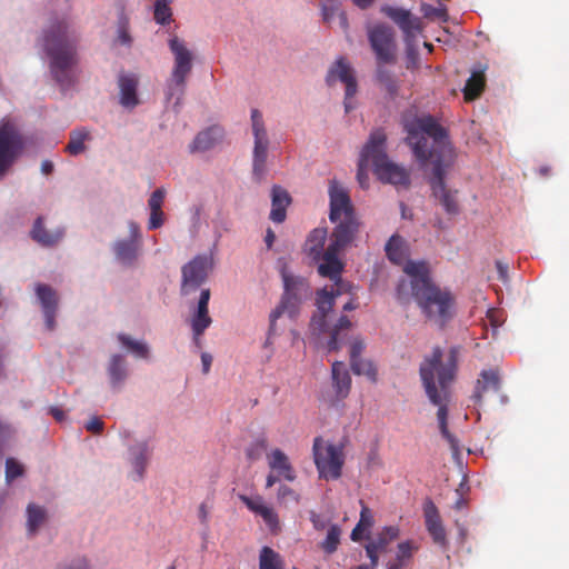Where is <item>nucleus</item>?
<instances>
[{
    "label": "nucleus",
    "mask_w": 569,
    "mask_h": 569,
    "mask_svg": "<svg viewBox=\"0 0 569 569\" xmlns=\"http://www.w3.org/2000/svg\"><path fill=\"white\" fill-rule=\"evenodd\" d=\"M403 129L406 141L416 158L432 164L430 186L433 197L449 214L459 212L457 190L448 189L445 183L447 168L451 164L452 149L446 130L431 116L406 118Z\"/></svg>",
    "instance_id": "f257e3e1"
},
{
    "label": "nucleus",
    "mask_w": 569,
    "mask_h": 569,
    "mask_svg": "<svg viewBox=\"0 0 569 569\" xmlns=\"http://www.w3.org/2000/svg\"><path fill=\"white\" fill-rule=\"evenodd\" d=\"M459 347H451L446 355L435 347L420 363L419 375L429 401L438 407L437 419L441 436L448 441L453 453H459L458 439L448 430V407L451 401V385L458 371Z\"/></svg>",
    "instance_id": "f03ea898"
},
{
    "label": "nucleus",
    "mask_w": 569,
    "mask_h": 569,
    "mask_svg": "<svg viewBox=\"0 0 569 569\" xmlns=\"http://www.w3.org/2000/svg\"><path fill=\"white\" fill-rule=\"evenodd\" d=\"M405 272L410 280H401L397 287V297L401 303L416 300L425 317L443 328L455 316V297L448 289L435 284L425 261H408Z\"/></svg>",
    "instance_id": "7ed1b4c3"
},
{
    "label": "nucleus",
    "mask_w": 569,
    "mask_h": 569,
    "mask_svg": "<svg viewBox=\"0 0 569 569\" xmlns=\"http://www.w3.org/2000/svg\"><path fill=\"white\" fill-rule=\"evenodd\" d=\"M329 219L336 223V227L330 243L321 256L318 272L322 277L336 280L343 270V263L338 257L339 252L355 240L360 222L348 191L335 180L329 184Z\"/></svg>",
    "instance_id": "20e7f679"
},
{
    "label": "nucleus",
    "mask_w": 569,
    "mask_h": 569,
    "mask_svg": "<svg viewBox=\"0 0 569 569\" xmlns=\"http://www.w3.org/2000/svg\"><path fill=\"white\" fill-rule=\"evenodd\" d=\"M79 37L64 21L57 23L46 34L44 51L53 79L62 89L73 86L79 74Z\"/></svg>",
    "instance_id": "39448f33"
},
{
    "label": "nucleus",
    "mask_w": 569,
    "mask_h": 569,
    "mask_svg": "<svg viewBox=\"0 0 569 569\" xmlns=\"http://www.w3.org/2000/svg\"><path fill=\"white\" fill-rule=\"evenodd\" d=\"M365 156L371 157L375 174L382 182L408 187L410 178L405 168L391 162L386 153V134L375 130L365 146Z\"/></svg>",
    "instance_id": "423d86ee"
},
{
    "label": "nucleus",
    "mask_w": 569,
    "mask_h": 569,
    "mask_svg": "<svg viewBox=\"0 0 569 569\" xmlns=\"http://www.w3.org/2000/svg\"><path fill=\"white\" fill-rule=\"evenodd\" d=\"M281 276L284 291L280 303L270 313L269 331L272 333L276 331L277 319L282 315H287L291 319L296 318L301 302L311 295L310 286L305 278L290 274L286 269H282Z\"/></svg>",
    "instance_id": "0eeeda50"
},
{
    "label": "nucleus",
    "mask_w": 569,
    "mask_h": 569,
    "mask_svg": "<svg viewBox=\"0 0 569 569\" xmlns=\"http://www.w3.org/2000/svg\"><path fill=\"white\" fill-rule=\"evenodd\" d=\"M169 48L173 54L174 63L171 78L168 82V99L176 98L178 104L184 93L186 81L192 70V52L187 48L183 40L172 37L169 40Z\"/></svg>",
    "instance_id": "6e6552de"
},
{
    "label": "nucleus",
    "mask_w": 569,
    "mask_h": 569,
    "mask_svg": "<svg viewBox=\"0 0 569 569\" xmlns=\"http://www.w3.org/2000/svg\"><path fill=\"white\" fill-rule=\"evenodd\" d=\"M312 453L320 478L337 480L341 477L345 463V453L341 447L328 443L321 437H316Z\"/></svg>",
    "instance_id": "1a4fd4ad"
},
{
    "label": "nucleus",
    "mask_w": 569,
    "mask_h": 569,
    "mask_svg": "<svg viewBox=\"0 0 569 569\" xmlns=\"http://www.w3.org/2000/svg\"><path fill=\"white\" fill-rule=\"evenodd\" d=\"M26 146L24 137L14 121H0V174H3L22 153Z\"/></svg>",
    "instance_id": "9d476101"
},
{
    "label": "nucleus",
    "mask_w": 569,
    "mask_h": 569,
    "mask_svg": "<svg viewBox=\"0 0 569 569\" xmlns=\"http://www.w3.org/2000/svg\"><path fill=\"white\" fill-rule=\"evenodd\" d=\"M251 129L254 139L252 151V177L257 182H260L267 173V158L270 142L262 113L258 109L251 110Z\"/></svg>",
    "instance_id": "9b49d317"
},
{
    "label": "nucleus",
    "mask_w": 569,
    "mask_h": 569,
    "mask_svg": "<svg viewBox=\"0 0 569 569\" xmlns=\"http://www.w3.org/2000/svg\"><path fill=\"white\" fill-rule=\"evenodd\" d=\"M335 286L330 291L322 289L318 292L317 297V312L311 319V328L319 333L327 331L329 328V316L332 311L336 297L347 293L351 290V284L345 282L339 276L338 279L333 280Z\"/></svg>",
    "instance_id": "f8f14e48"
},
{
    "label": "nucleus",
    "mask_w": 569,
    "mask_h": 569,
    "mask_svg": "<svg viewBox=\"0 0 569 569\" xmlns=\"http://www.w3.org/2000/svg\"><path fill=\"white\" fill-rule=\"evenodd\" d=\"M212 261L207 256H197L182 267L181 295L196 291L208 278Z\"/></svg>",
    "instance_id": "ddd939ff"
},
{
    "label": "nucleus",
    "mask_w": 569,
    "mask_h": 569,
    "mask_svg": "<svg viewBox=\"0 0 569 569\" xmlns=\"http://www.w3.org/2000/svg\"><path fill=\"white\" fill-rule=\"evenodd\" d=\"M326 81L329 86H332L336 81H340L346 86L345 93V110L346 112H350L353 110L355 106L352 103V98L357 93V80L355 77L353 69L346 61L345 58H339L335 64L329 69Z\"/></svg>",
    "instance_id": "4468645a"
},
{
    "label": "nucleus",
    "mask_w": 569,
    "mask_h": 569,
    "mask_svg": "<svg viewBox=\"0 0 569 569\" xmlns=\"http://www.w3.org/2000/svg\"><path fill=\"white\" fill-rule=\"evenodd\" d=\"M369 41L379 63H393L395 39L393 31L390 27L379 24L369 31Z\"/></svg>",
    "instance_id": "2eb2a0df"
},
{
    "label": "nucleus",
    "mask_w": 569,
    "mask_h": 569,
    "mask_svg": "<svg viewBox=\"0 0 569 569\" xmlns=\"http://www.w3.org/2000/svg\"><path fill=\"white\" fill-rule=\"evenodd\" d=\"M210 297V289H202L197 305L191 308L189 323L191 331L197 335L204 333V331L212 325V318L209 315Z\"/></svg>",
    "instance_id": "dca6fc26"
},
{
    "label": "nucleus",
    "mask_w": 569,
    "mask_h": 569,
    "mask_svg": "<svg viewBox=\"0 0 569 569\" xmlns=\"http://www.w3.org/2000/svg\"><path fill=\"white\" fill-rule=\"evenodd\" d=\"M38 300L44 319V326L48 331L56 329V316L59 305L57 292L46 284H38Z\"/></svg>",
    "instance_id": "f3484780"
},
{
    "label": "nucleus",
    "mask_w": 569,
    "mask_h": 569,
    "mask_svg": "<svg viewBox=\"0 0 569 569\" xmlns=\"http://www.w3.org/2000/svg\"><path fill=\"white\" fill-rule=\"evenodd\" d=\"M425 523L426 528L431 536L433 542L441 548H446L448 545L447 533L442 525L438 508L436 505L428 500L423 507Z\"/></svg>",
    "instance_id": "a211bd4d"
},
{
    "label": "nucleus",
    "mask_w": 569,
    "mask_h": 569,
    "mask_svg": "<svg viewBox=\"0 0 569 569\" xmlns=\"http://www.w3.org/2000/svg\"><path fill=\"white\" fill-rule=\"evenodd\" d=\"M388 17L399 26L406 36V40L413 39L421 32V21L419 18L413 17L410 11L401 8H388Z\"/></svg>",
    "instance_id": "6ab92c4d"
},
{
    "label": "nucleus",
    "mask_w": 569,
    "mask_h": 569,
    "mask_svg": "<svg viewBox=\"0 0 569 569\" xmlns=\"http://www.w3.org/2000/svg\"><path fill=\"white\" fill-rule=\"evenodd\" d=\"M239 498L249 510L262 517L263 521L270 528V530L276 531L279 528L278 515L271 507H268L263 503L261 497L250 498L248 496L241 495Z\"/></svg>",
    "instance_id": "aec40b11"
},
{
    "label": "nucleus",
    "mask_w": 569,
    "mask_h": 569,
    "mask_svg": "<svg viewBox=\"0 0 569 569\" xmlns=\"http://www.w3.org/2000/svg\"><path fill=\"white\" fill-rule=\"evenodd\" d=\"M223 137V131L219 127H210L199 132L189 146L191 153L204 152L212 149Z\"/></svg>",
    "instance_id": "412c9836"
},
{
    "label": "nucleus",
    "mask_w": 569,
    "mask_h": 569,
    "mask_svg": "<svg viewBox=\"0 0 569 569\" xmlns=\"http://www.w3.org/2000/svg\"><path fill=\"white\" fill-rule=\"evenodd\" d=\"M500 378L496 370H483L480 373V378L476 382L472 400L476 405L482 401L483 395L487 391H499Z\"/></svg>",
    "instance_id": "4be33fe9"
},
{
    "label": "nucleus",
    "mask_w": 569,
    "mask_h": 569,
    "mask_svg": "<svg viewBox=\"0 0 569 569\" xmlns=\"http://www.w3.org/2000/svg\"><path fill=\"white\" fill-rule=\"evenodd\" d=\"M331 373L337 400L346 399L350 392L351 378L343 362L335 361Z\"/></svg>",
    "instance_id": "5701e85b"
},
{
    "label": "nucleus",
    "mask_w": 569,
    "mask_h": 569,
    "mask_svg": "<svg viewBox=\"0 0 569 569\" xmlns=\"http://www.w3.org/2000/svg\"><path fill=\"white\" fill-rule=\"evenodd\" d=\"M328 232L325 228L313 229L303 246V251L315 261L320 262L321 256L325 253V242Z\"/></svg>",
    "instance_id": "b1692460"
},
{
    "label": "nucleus",
    "mask_w": 569,
    "mask_h": 569,
    "mask_svg": "<svg viewBox=\"0 0 569 569\" xmlns=\"http://www.w3.org/2000/svg\"><path fill=\"white\" fill-rule=\"evenodd\" d=\"M120 103L126 108H133L139 103L137 96L138 79L134 74L119 77Z\"/></svg>",
    "instance_id": "393cba45"
},
{
    "label": "nucleus",
    "mask_w": 569,
    "mask_h": 569,
    "mask_svg": "<svg viewBox=\"0 0 569 569\" xmlns=\"http://www.w3.org/2000/svg\"><path fill=\"white\" fill-rule=\"evenodd\" d=\"M271 198L272 209L270 212V219L273 222L281 223L286 220V209L290 203V196L283 188L273 186Z\"/></svg>",
    "instance_id": "a878e982"
},
{
    "label": "nucleus",
    "mask_w": 569,
    "mask_h": 569,
    "mask_svg": "<svg viewBox=\"0 0 569 569\" xmlns=\"http://www.w3.org/2000/svg\"><path fill=\"white\" fill-rule=\"evenodd\" d=\"M107 371L111 388L119 390L128 377L127 363L123 357L120 355H113L110 358Z\"/></svg>",
    "instance_id": "bb28decb"
},
{
    "label": "nucleus",
    "mask_w": 569,
    "mask_h": 569,
    "mask_svg": "<svg viewBox=\"0 0 569 569\" xmlns=\"http://www.w3.org/2000/svg\"><path fill=\"white\" fill-rule=\"evenodd\" d=\"M268 463L271 469L278 471L286 480L293 481L296 479L295 470L282 450H272L268 457Z\"/></svg>",
    "instance_id": "cd10ccee"
},
{
    "label": "nucleus",
    "mask_w": 569,
    "mask_h": 569,
    "mask_svg": "<svg viewBox=\"0 0 569 569\" xmlns=\"http://www.w3.org/2000/svg\"><path fill=\"white\" fill-rule=\"evenodd\" d=\"M64 236V230L60 227L48 228L41 218L38 217V243L43 247H53L58 244Z\"/></svg>",
    "instance_id": "c85d7f7f"
},
{
    "label": "nucleus",
    "mask_w": 569,
    "mask_h": 569,
    "mask_svg": "<svg viewBox=\"0 0 569 569\" xmlns=\"http://www.w3.org/2000/svg\"><path fill=\"white\" fill-rule=\"evenodd\" d=\"M486 87V76L482 70L473 71L463 88L466 101H473L480 97Z\"/></svg>",
    "instance_id": "c756f323"
},
{
    "label": "nucleus",
    "mask_w": 569,
    "mask_h": 569,
    "mask_svg": "<svg viewBox=\"0 0 569 569\" xmlns=\"http://www.w3.org/2000/svg\"><path fill=\"white\" fill-rule=\"evenodd\" d=\"M130 451L132 456L131 463L136 472L133 479L141 480L148 462V446L146 442H141L133 446Z\"/></svg>",
    "instance_id": "7c9ffc66"
},
{
    "label": "nucleus",
    "mask_w": 569,
    "mask_h": 569,
    "mask_svg": "<svg viewBox=\"0 0 569 569\" xmlns=\"http://www.w3.org/2000/svg\"><path fill=\"white\" fill-rule=\"evenodd\" d=\"M113 251L120 262L131 264L138 256V243L133 240H118Z\"/></svg>",
    "instance_id": "2f4dec72"
},
{
    "label": "nucleus",
    "mask_w": 569,
    "mask_h": 569,
    "mask_svg": "<svg viewBox=\"0 0 569 569\" xmlns=\"http://www.w3.org/2000/svg\"><path fill=\"white\" fill-rule=\"evenodd\" d=\"M351 328V321L347 316H341L338 319V322L331 330L330 340L328 342L329 350H338L345 343V331H348Z\"/></svg>",
    "instance_id": "473e14b6"
},
{
    "label": "nucleus",
    "mask_w": 569,
    "mask_h": 569,
    "mask_svg": "<svg viewBox=\"0 0 569 569\" xmlns=\"http://www.w3.org/2000/svg\"><path fill=\"white\" fill-rule=\"evenodd\" d=\"M259 569H286L280 553L270 547H262L259 555Z\"/></svg>",
    "instance_id": "72a5a7b5"
},
{
    "label": "nucleus",
    "mask_w": 569,
    "mask_h": 569,
    "mask_svg": "<svg viewBox=\"0 0 569 569\" xmlns=\"http://www.w3.org/2000/svg\"><path fill=\"white\" fill-rule=\"evenodd\" d=\"M90 138V131L86 128L74 129L70 132L69 142L66 151L72 156H78L86 150L84 142Z\"/></svg>",
    "instance_id": "f704fd0d"
},
{
    "label": "nucleus",
    "mask_w": 569,
    "mask_h": 569,
    "mask_svg": "<svg viewBox=\"0 0 569 569\" xmlns=\"http://www.w3.org/2000/svg\"><path fill=\"white\" fill-rule=\"evenodd\" d=\"M341 530L337 525H331L328 529L326 539L321 542V548L328 555L333 553L340 543Z\"/></svg>",
    "instance_id": "c9c22d12"
},
{
    "label": "nucleus",
    "mask_w": 569,
    "mask_h": 569,
    "mask_svg": "<svg viewBox=\"0 0 569 569\" xmlns=\"http://www.w3.org/2000/svg\"><path fill=\"white\" fill-rule=\"evenodd\" d=\"M402 244V238L399 236H392L386 243V253L395 263H399L403 258Z\"/></svg>",
    "instance_id": "e433bc0d"
},
{
    "label": "nucleus",
    "mask_w": 569,
    "mask_h": 569,
    "mask_svg": "<svg viewBox=\"0 0 569 569\" xmlns=\"http://www.w3.org/2000/svg\"><path fill=\"white\" fill-rule=\"evenodd\" d=\"M118 339L122 343L123 347H126L128 350H130L137 357H140V358L148 357L149 349L146 343L132 340L129 336L123 335V333H120L118 336Z\"/></svg>",
    "instance_id": "4c0bfd02"
},
{
    "label": "nucleus",
    "mask_w": 569,
    "mask_h": 569,
    "mask_svg": "<svg viewBox=\"0 0 569 569\" xmlns=\"http://www.w3.org/2000/svg\"><path fill=\"white\" fill-rule=\"evenodd\" d=\"M399 536V529L393 526L385 527L381 532L371 541L381 550L386 551L388 545L397 539Z\"/></svg>",
    "instance_id": "58836bf2"
},
{
    "label": "nucleus",
    "mask_w": 569,
    "mask_h": 569,
    "mask_svg": "<svg viewBox=\"0 0 569 569\" xmlns=\"http://www.w3.org/2000/svg\"><path fill=\"white\" fill-rule=\"evenodd\" d=\"M351 369L355 375L367 376L370 380L376 381L377 370L375 366L362 358L350 361Z\"/></svg>",
    "instance_id": "ea45409f"
},
{
    "label": "nucleus",
    "mask_w": 569,
    "mask_h": 569,
    "mask_svg": "<svg viewBox=\"0 0 569 569\" xmlns=\"http://www.w3.org/2000/svg\"><path fill=\"white\" fill-rule=\"evenodd\" d=\"M169 0H157L154 3V20L159 24H167L170 22L172 11L169 6Z\"/></svg>",
    "instance_id": "a19ab883"
},
{
    "label": "nucleus",
    "mask_w": 569,
    "mask_h": 569,
    "mask_svg": "<svg viewBox=\"0 0 569 569\" xmlns=\"http://www.w3.org/2000/svg\"><path fill=\"white\" fill-rule=\"evenodd\" d=\"M421 12L423 13V17L427 19H438L441 21L448 20V12L445 7H433L428 3H423L421 6Z\"/></svg>",
    "instance_id": "79ce46f5"
},
{
    "label": "nucleus",
    "mask_w": 569,
    "mask_h": 569,
    "mask_svg": "<svg viewBox=\"0 0 569 569\" xmlns=\"http://www.w3.org/2000/svg\"><path fill=\"white\" fill-rule=\"evenodd\" d=\"M24 472V467L19 461L13 458H8L6 461V479L8 482H11L16 478L22 476Z\"/></svg>",
    "instance_id": "37998d69"
},
{
    "label": "nucleus",
    "mask_w": 569,
    "mask_h": 569,
    "mask_svg": "<svg viewBox=\"0 0 569 569\" xmlns=\"http://www.w3.org/2000/svg\"><path fill=\"white\" fill-rule=\"evenodd\" d=\"M371 164V157L365 156V148L362 149L360 160L358 163V172L357 178L362 188H367V181H368V174H367V168Z\"/></svg>",
    "instance_id": "c03bdc74"
},
{
    "label": "nucleus",
    "mask_w": 569,
    "mask_h": 569,
    "mask_svg": "<svg viewBox=\"0 0 569 569\" xmlns=\"http://www.w3.org/2000/svg\"><path fill=\"white\" fill-rule=\"evenodd\" d=\"M268 448V442L266 438L257 439L251 446L247 449V456L251 460L258 459L263 451Z\"/></svg>",
    "instance_id": "a18cd8bd"
},
{
    "label": "nucleus",
    "mask_w": 569,
    "mask_h": 569,
    "mask_svg": "<svg viewBox=\"0 0 569 569\" xmlns=\"http://www.w3.org/2000/svg\"><path fill=\"white\" fill-rule=\"evenodd\" d=\"M378 79L385 86L386 90L395 96L398 91V86L396 80L391 77V74L386 70H378Z\"/></svg>",
    "instance_id": "49530a36"
},
{
    "label": "nucleus",
    "mask_w": 569,
    "mask_h": 569,
    "mask_svg": "<svg viewBox=\"0 0 569 569\" xmlns=\"http://www.w3.org/2000/svg\"><path fill=\"white\" fill-rule=\"evenodd\" d=\"M164 196H166V191L162 188H158L151 193V196L148 200V206H149L150 211L162 210Z\"/></svg>",
    "instance_id": "de8ad7c7"
},
{
    "label": "nucleus",
    "mask_w": 569,
    "mask_h": 569,
    "mask_svg": "<svg viewBox=\"0 0 569 569\" xmlns=\"http://www.w3.org/2000/svg\"><path fill=\"white\" fill-rule=\"evenodd\" d=\"M361 502V511H360V519L358 523L362 526L366 530L370 529L373 526V515L371 510Z\"/></svg>",
    "instance_id": "09e8293b"
},
{
    "label": "nucleus",
    "mask_w": 569,
    "mask_h": 569,
    "mask_svg": "<svg viewBox=\"0 0 569 569\" xmlns=\"http://www.w3.org/2000/svg\"><path fill=\"white\" fill-rule=\"evenodd\" d=\"M278 499L280 501H288V500H293L295 502H298L299 501V495L292 490L290 487L288 486H280L279 489H278Z\"/></svg>",
    "instance_id": "8fccbe9b"
},
{
    "label": "nucleus",
    "mask_w": 569,
    "mask_h": 569,
    "mask_svg": "<svg viewBox=\"0 0 569 569\" xmlns=\"http://www.w3.org/2000/svg\"><path fill=\"white\" fill-rule=\"evenodd\" d=\"M164 222V213L162 210L150 211V218L148 222V229L154 230L160 228Z\"/></svg>",
    "instance_id": "3c124183"
},
{
    "label": "nucleus",
    "mask_w": 569,
    "mask_h": 569,
    "mask_svg": "<svg viewBox=\"0 0 569 569\" xmlns=\"http://www.w3.org/2000/svg\"><path fill=\"white\" fill-rule=\"evenodd\" d=\"M380 548H378L376 545H373L371 541L366 545V552L368 558L370 559L371 569H376L379 560V552H382Z\"/></svg>",
    "instance_id": "603ef678"
},
{
    "label": "nucleus",
    "mask_w": 569,
    "mask_h": 569,
    "mask_svg": "<svg viewBox=\"0 0 569 569\" xmlns=\"http://www.w3.org/2000/svg\"><path fill=\"white\" fill-rule=\"evenodd\" d=\"M103 421L99 417H92L89 421L86 422L84 428L87 431L99 435L103 430Z\"/></svg>",
    "instance_id": "864d4df0"
},
{
    "label": "nucleus",
    "mask_w": 569,
    "mask_h": 569,
    "mask_svg": "<svg viewBox=\"0 0 569 569\" xmlns=\"http://www.w3.org/2000/svg\"><path fill=\"white\" fill-rule=\"evenodd\" d=\"M363 349V341L359 338L353 339L350 345V361L359 359Z\"/></svg>",
    "instance_id": "5fc2aeb1"
},
{
    "label": "nucleus",
    "mask_w": 569,
    "mask_h": 569,
    "mask_svg": "<svg viewBox=\"0 0 569 569\" xmlns=\"http://www.w3.org/2000/svg\"><path fill=\"white\" fill-rule=\"evenodd\" d=\"M341 10H339V8L335 4V3H331L329 6H323L322 7V17H323V20L326 22H331L332 19L337 16L338 17V12H340Z\"/></svg>",
    "instance_id": "6e6d98bb"
},
{
    "label": "nucleus",
    "mask_w": 569,
    "mask_h": 569,
    "mask_svg": "<svg viewBox=\"0 0 569 569\" xmlns=\"http://www.w3.org/2000/svg\"><path fill=\"white\" fill-rule=\"evenodd\" d=\"M411 557V545L410 542H401L398 545V553L397 561L402 562L405 559H409Z\"/></svg>",
    "instance_id": "4d7b16f0"
},
{
    "label": "nucleus",
    "mask_w": 569,
    "mask_h": 569,
    "mask_svg": "<svg viewBox=\"0 0 569 569\" xmlns=\"http://www.w3.org/2000/svg\"><path fill=\"white\" fill-rule=\"evenodd\" d=\"M28 512V528L31 532L36 530V503L31 502L27 508Z\"/></svg>",
    "instance_id": "13d9d810"
},
{
    "label": "nucleus",
    "mask_w": 569,
    "mask_h": 569,
    "mask_svg": "<svg viewBox=\"0 0 569 569\" xmlns=\"http://www.w3.org/2000/svg\"><path fill=\"white\" fill-rule=\"evenodd\" d=\"M310 521L316 530H323L327 526L326 521L315 511L310 512Z\"/></svg>",
    "instance_id": "bf43d9fd"
},
{
    "label": "nucleus",
    "mask_w": 569,
    "mask_h": 569,
    "mask_svg": "<svg viewBox=\"0 0 569 569\" xmlns=\"http://www.w3.org/2000/svg\"><path fill=\"white\" fill-rule=\"evenodd\" d=\"M198 517L202 525L207 526L209 521V507L206 502H202L198 509Z\"/></svg>",
    "instance_id": "052dcab7"
},
{
    "label": "nucleus",
    "mask_w": 569,
    "mask_h": 569,
    "mask_svg": "<svg viewBox=\"0 0 569 569\" xmlns=\"http://www.w3.org/2000/svg\"><path fill=\"white\" fill-rule=\"evenodd\" d=\"M67 569H89V565L84 558H76L68 565Z\"/></svg>",
    "instance_id": "680f3d73"
},
{
    "label": "nucleus",
    "mask_w": 569,
    "mask_h": 569,
    "mask_svg": "<svg viewBox=\"0 0 569 569\" xmlns=\"http://www.w3.org/2000/svg\"><path fill=\"white\" fill-rule=\"evenodd\" d=\"M201 362H202V372L207 375L210 371V367L212 363V356L208 352L201 353Z\"/></svg>",
    "instance_id": "e2e57ef3"
},
{
    "label": "nucleus",
    "mask_w": 569,
    "mask_h": 569,
    "mask_svg": "<svg viewBox=\"0 0 569 569\" xmlns=\"http://www.w3.org/2000/svg\"><path fill=\"white\" fill-rule=\"evenodd\" d=\"M49 413L54 418L56 421L62 422L66 420V412L58 407H50Z\"/></svg>",
    "instance_id": "0e129e2a"
},
{
    "label": "nucleus",
    "mask_w": 569,
    "mask_h": 569,
    "mask_svg": "<svg viewBox=\"0 0 569 569\" xmlns=\"http://www.w3.org/2000/svg\"><path fill=\"white\" fill-rule=\"evenodd\" d=\"M129 230H130V234H131V239L130 240H133L134 242L138 243V239L140 238L139 224L136 223L134 221H130L129 222Z\"/></svg>",
    "instance_id": "69168bd1"
},
{
    "label": "nucleus",
    "mask_w": 569,
    "mask_h": 569,
    "mask_svg": "<svg viewBox=\"0 0 569 569\" xmlns=\"http://www.w3.org/2000/svg\"><path fill=\"white\" fill-rule=\"evenodd\" d=\"M496 267H497V270L499 272V278L502 280V281H506L507 280V273H508V266L505 264L503 262L501 261H497L496 262Z\"/></svg>",
    "instance_id": "338daca9"
},
{
    "label": "nucleus",
    "mask_w": 569,
    "mask_h": 569,
    "mask_svg": "<svg viewBox=\"0 0 569 569\" xmlns=\"http://www.w3.org/2000/svg\"><path fill=\"white\" fill-rule=\"evenodd\" d=\"M366 529L360 526L359 523L356 525V527L352 529L351 531V535H350V538L351 540L353 541H359L361 539V536H362V532L365 531Z\"/></svg>",
    "instance_id": "774afa93"
}]
</instances>
